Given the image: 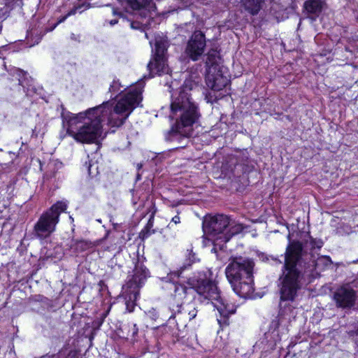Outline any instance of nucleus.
Masks as SVG:
<instances>
[{
  "label": "nucleus",
  "instance_id": "nucleus-1",
  "mask_svg": "<svg viewBox=\"0 0 358 358\" xmlns=\"http://www.w3.org/2000/svg\"><path fill=\"white\" fill-rule=\"evenodd\" d=\"M144 87L143 80H138L129 92L122 94L116 104L113 101L77 114L62 113L64 127L67 134L77 142L93 143L102 134V123L107 120L111 127H120L142 100Z\"/></svg>",
  "mask_w": 358,
  "mask_h": 358
},
{
  "label": "nucleus",
  "instance_id": "nucleus-2",
  "mask_svg": "<svg viewBox=\"0 0 358 358\" xmlns=\"http://www.w3.org/2000/svg\"><path fill=\"white\" fill-rule=\"evenodd\" d=\"M307 255L303 252V245L299 241L290 243L285 253L284 265L278 278L280 307L284 301L292 302L306 282V276L314 270L320 271L329 268L332 262L329 256H320L306 263Z\"/></svg>",
  "mask_w": 358,
  "mask_h": 358
},
{
  "label": "nucleus",
  "instance_id": "nucleus-3",
  "mask_svg": "<svg viewBox=\"0 0 358 358\" xmlns=\"http://www.w3.org/2000/svg\"><path fill=\"white\" fill-rule=\"evenodd\" d=\"M196 85L195 82L186 80L180 91L172 95L169 117L175 120L176 123L170 131V135L189 136L192 134V126L201 115L197 104L189 93Z\"/></svg>",
  "mask_w": 358,
  "mask_h": 358
},
{
  "label": "nucleus",
  "instance_id": "nucleus-4",
  "mask_svg": "<svg viewBox=\"0 0 358 358\" xmlns=\"http://www.w3.org/2000/svg\"><path fill=\"white\" fill-rule=\"evenodd\" d=\"M254 262L243 257L235 258L225 273L234 291L241 297H250L254 292L252 271Z\"/></svg>",
  "mask_w": 358,
  "mask_h": 358
},
{
  "label": "nucleus",
  "instance_id": "nucleus-5",
  "mask_svg": "<svg viewBox=\"0 0 358 358\" xmlns=\"http://www.w3.org/2000/svg\"><path fill=\"white\" fill-rule=\"evenodd\" d=\"M193 289L201 298L210 301L213 306L217 310L220 315L217 319L219 324L221 327L229 325L228 317L235 313L236 306L233 303L225 302L221 297L216 284L209 280H202L199 281ZM200 299L202 301L201 299Z\"/></svg>",
  "mask_w": 358,
  "mask_h": 358
},
{
  "label": "nucleus",
  "instance_id": "nucleus-6",
  "mask_svg": "<svg viewBox=\"0 0 358 358\" xmlns=\"http://www.w3.org/2000/svg\"><path fill=\"white\" fill-rule=\"evenodd\" d=\"M66 208L67 204L65 202L58 201L44 212L34 224V236L40 240L48 238L55 231L60 214Z\"/></svg>",
  "mask_w": 358,
  "mask_h": 358
},
{
  "label": "nucleus",
  "instance_id": "nucleus-7",
  "mask_svg": "<svg viewBox=\"0 0 358 358\" xmlns=\"http://www.w3.org/2000/svg\"><path fill=\"white\" fill-rule=\"evenodd\" d=\"M229 218L227 215H217L213 217H209L203 222V231L209 236V238L214 243L215 245L222 247L223 238L220 236L225 235Z\"/></svg>",
  "mask_w": 358,
  "mask_h": 358
},
{
  "label": "nucleus",
  "instance_id": "nucleus-8",
  "mask_svg": "<svg viewBox=\"0 0 358 358\" xmlns=\"http://www.w3.org/2000/svg\"><path fill=\"white\" fill-rule=\"evenodd\" d=\"M166 48L167 45L165 41L162 39L155 41L153 60H151L148 64V68L151 74L168 73L169 68L165 57Z\"/></svg>",
  "mask_w": 358,
  "mask_h": 358
},
{
  "label": "nucleus",
  "instance_id": "nucleus-9",
  "mask_svg": "<svg viewBox=\"0 0 358 358\" xmlns=\"http://www.w3.org/2000/svg\"><path fill=\"white\" fill-rule=\"evenodd\" d=\"M206 45L205 35L201 31H196L188 41L185 52L192 60L197 61L203 54Z\"/></svg>",
  "mask_w": 358,
  "mask_h": 358
},
{
  "label": "nucleus",
  "instance_id": "nucleus-10",
  "mask_svg": "<svg viewBox=\"0 0 358 358\" xmlns=\"http://www.w3.org/2000/svg\"><path fill=\"white\" fill-rule=\"evenodd\" d=\"M356 298L355 291L349 285L341 287L334 294V299L336 306L342 308H349L353 306Z\"/></svg>",
  "mask_w": 358,
  "mask_h": 358
},
{
  "label": "nucleus",
  "instance_id": "nucleus-11",
  "mask_svg": "<svg viewBox=\"0 0 358 358\" xmlns=\"http://www.w3.org/2000/svg\"><path fill=\"white\" fill-rule=\"evenodd\" d=\"M120 3L122 8H113V15H122V10L129 12V8L132 10L147 9L151 8L152 0H120Z\"/></svg>",
  "mask_w": 358,
  "mask_h": 358
},
{
  "label": "nucleus",
  "instance_id": "nucleus-12",
  "mask_svg": "<svg viewBox=\"0 0 358 358\" xmlns=\"http://www.w3.org/2000/svg\"><path fill=\"white\" fill-rule=\"evenodd\" d=\"M211 72V69H208L206 77L208 87L214 91H220L225 87L229 83L228 78L223 76L219 71L215 74Z\"/></svg>",
  "mask_w": 358,
  "mask_h": 358
},
{
  "label": "nucleus",
  "instance_id": "nucleus-13",
  "mask_svg": "<svg viewBox=\"0 0 358 358\" xmlns=\"http://www.w3.org/2000/svg\"><path fill=\"white\" fill-rule=\"evenodd\" d=\"M148 275L149 271L147 268L143 264L138 263L135 266L131 279L125 285L128 286V287H134L136 289H139Z\"/></svg>",
  "mask_w": 358,
  "mask_h": 358
},
{
  "label": "nucleus",
  "instance_id": "nucleus-14",
  "mask_svg": "<svg viewBox=\"0 0 358 358\" xmlns=\"http://www.w3.org/2000/svg\"><path fill=\"white\" fill-rule=\"evenodd\" d=\"M171 286L174 290L172 294L173 308L174 306H176V308H181L182 305H183V300L188 296H192L194 289L193 287H187L181 284L173 283ZM173 310H174L173 308Z\"/></svg>",
  "mask_w": 358,
  "mask_h": 358
},
{
  "label": "nucleus",
  "instance_id": "nucleus-15",
  "mask_svg": "<svg viewBox=\"0 0 358 358\" xmlns=\"http://www.w3.org/2000/svg\"><path fill=\"white\" fill-rule=\"evenodd\" d=\"M122 296L127 310L129 313L132 312L136 306V301L139 296V289L134 287H128V286L124 285L122 287Z\"/></svg>",
  "mask_w": 358,
  "mask_h": 358
},
{
  "label": "nucleus",
  "instance_id": "nucleus-16",
  "mask_svg": "<svg viewBox=\"0 0 358 358\" xmlns=\"http://www.w3.org/2000/svg\"><path fill=\"white\" fill-rule=\"evenodd\" d=\"M264 0H242L244 8L251 15H257L262 9Z\"/></svg>",
  "mask_w": 358,
  "mask_h": 358
},
{
  "label": "nucleus",
  "instance_id": "nucleus-17",
  "mask_svg": "<svg viewBox=\"0 0 358 358\" xmlns=\"http://www.w3.org/2000/svg\"><path fill=\"white\" fill-rule=\"evenodd\" d=\"M243 229V227L242 224H236L229 221V224L226 231L227 234L222 235V236H220L222 238H223V243L228 242L233 236L241 233Z\"/></svg>",
  "mask_w": 358,
  "mask_h": 358
},
{
  "label": "nucleus",
  "instance_id": "nucleus-18",
  "mask_svg": "<svg viewBox=\"0 0 358 358\" xmlns=\"http://www.w3.org/2000/svg\"><path fill=\"white\" fill-rule=\"evenodd\" d=\"M322 6L323 4L321 0H308L304 3L306 10L315 16L321 13Z\"/></svg>",
  "mask_w": 358,
  "mask_h": 358
},
{
  "label": "nucleus",
  "instance_id": "nucleus-19",
  "mask_svg": "<svg viewBox=\"0 0 358 358\" xmlns=\"http://www.w3.org/2000/svg\"><path fill=\"white\" fill-rule=\"evenodd\" d=\"M178 313H181L189 320L195 318L197 314V310L194 302H190L186 305H182L181 308H177Z\"/></svg>",
  "mask_w": 358,
  "mask_h": 358
},
{
  "label": "nucleus",
  "instance_id": "nucleus-20",
  "mask_svg": "<svg viewBox=\"0 0 358 358\" xmlns=\"http://www.w3.org/2000/svg\"><path fill=\"white\" fill-rule=\"evenodd\" d=\"M92 243L85 240H73L71 243V248L74 252H81L90 248H92Z\"/></svg>",
  "mask_w": 358,
  "mask_h": 358
},
{
  "label": "nucleus",
  "instance_id": "nucleus-21",
  "mask_svg": "<svg viewBox=\"0 0 358 358\" xmlns=\"http://www.w3.org/2000/svg\"><path fill=\"white\" fill-rule=\"evenodd\" d=\"M218 57V53L217 51L212 50H210L207 54V59L206 61V65L209 68L208 69H211V70L216 71V66H214L217 62V58Z\"/></svg>",
  "mask_w": 358,
  "mask_h": 358
},
{
  "label": "nucleus",
  "instance_id": "nucleus-22",
  "mask_svg": "<svg viewBox=\"0 0 358 358\" xmlns=\"http://www.w3.org/2000/svg\"><path fill=\"white\" fill-rule=\"evenodd\" d=\"M13 71L16 78L18 80L19 85L24 87V77L26 76V73L20 69H14Z\"/></svg>",
  "mask_w": 358,
  "mask_h": 358
},
{
  "label": "nucleus",
  "instance_id": "nucleus-23",
  "mask_svg": "<svg viewBox=\"0 0 358 358\" xmlns=\"http://www.w3.org/2000/svg\"><path fill=\"white\" fill-rule=\"evenodd\" d=\"M309 244L311 246V248L313 249H320L323 246V241L321 239H317L310 237Z\"/></svg>",
  "mask_w": 358,
  "mask_h": 358
},
{
  "label": "nucleus",
  "instance_id": "nucleus-24",
  "mask_svg": "<svg viewBox=\"0 0 358 358\" xmlns=\"http://www.w3.org/2000/svg\"><path fill=\"white\" fill-rule=\"evenodd\" d=\"M122 87V86L121 85V84L120 83V82L118 80H113L109 87V91L111 93H115V92L120 91Z\"/></svg>",
  "mask_w": 358,
  "mask_h": 358
},
{
  "label": "nucleus",
  "instance_id": "nucleus-25",
  "mask_svg": "<svg viewBox=\"0 0 358 358\" xmlns=\"http://www.w3.org/2000/svg\"><path fill=\"white\" fill-rule=\"evenodd\" d=\"M180 273L181 272L180 271H171L170 272L166 277H164V278H162V279L163 280H165V281H171L173 280V277H176V278H179L180 275Z\"/></svg>",
  "mask_w": 358,
  "mask_h": 358
},
{
  "label": "nucleus",
  "instance_id": "nucleus-26",
  "mask_svg": "<svg viewBox=\"0 0 358 358\" xmlns=\"http://www.w3.org/2000/svg\"><path fill=\"white\" fill-rule=\"evenodd\" d=\"M83 6H85V9L87 8H89L90 7V3H87V4H83V5H80L78 7H76L73 9H71L66 15L68 17L71 16V15H75L77 12V10L78 9H80Z\"/></svg>",
  "mask_w": 358,
  "mask_h": 358
},
{
  "label": "nucleus",
  "instance_id": "nucleus-27",
  "mask_svg": "<svg viewBox=\"0 0 358 358\" xmlns=\"http://www.w3.org/2000/svg\"><path fill=\"white\" fill-rule=\"evenodd\" d=\"M187 252H188V258H189L188 266H190L191 264H192L195 262V257H194V254H192L191 251L190 252L187 251Z\"/></svg>",
  "mask_w": 358,
  "mask_h": 358
},
{
  "label": "nucleus",
  "instance_id": "nucleus-28",
  "mask_svg": "<svg viewBox=\"0 0 358 358\" xmlns=\"http://www.w3.org/2000/svg\"><path fill=\"white\" fill-rule=\"evenodd\" d=\"M42 38V36L41 34H36V36L34 37V41L32 44L30 45V47L34 45L35 44H38L40 41L41 40Z\"/></svg>",
  "mask_w": 358,
  "mask_h": 358
},
{
  "label": "nucleus",
  "instance_id": "nucleus-29",
  "mask_svg": "<svg viewBox=\"0 0 358 358\" xmlns=\"http://www.w3.org/2000/svg\"><path fill=\"white\" fill-rule=\"evenodd\" d=\"M131 325H132L131 336H135L138 334V329L136 327V324H131Z\"/></svg>",
  "mask_w": 358,
  "mask_h": 358
},
{
  "label": "nucleus",
  "instance_id": "nucleus-30",
  "mask_svg": "<svg viewBox=\"0 0 358 358\" xmlns=\"http://www.w3.org/2000/svg\"><path fill=\"white\" fill-rule=\"evenodd\" d=\"M172 222H174L175 224H178L180 222V217L178 215L174 216L172 218Z\"/></svg>",
  "mask_w": 358,
  "mask_h": 358
},
{
  "label": "nucleus",
  "instance_id": "nucleus-31",
  "mask_svg": "<svg viewBox=\"0 0 358 358\" xmlns=\"http://www.w3.org/2000/svg\"><path fill=\"white\" fill-rule=\"evenodd\" d=\"M67 17H68L67 15L62 17L60 19H59V20L57 22V24H60L62 22H64L67 19Z\"/></svg>",
  "mask_w": 358,
  "mask_h": 358
},
{
  "label": "nucleus",
  "instance_id": "nucleus-32",
  "mask_svg": "<svg viewBox=\"0 0 358 358\" xmlns=\"http://www.w3.org/2000/svg\"><path fill=\"white\" fill-rule=\"evenodd\" d=\"M93 165L92 164H89L88 166V173H89V175L91 176L92 175V168Z\"/></svg>",
  "mask_w": 358,
  "mask_h": 358
},
{
  "label": "nucleus",
  "instance_id": "nucleus-33",
  "mask_svg": "<svg viewBox=\"0 0 358 358\" xmlns=\"http://www.w3.org/2000/svg\"><path fill=\"white\" fill-rule=\"evenodd\" d=\"M270 257H271V259L272 260H273V261L276 262L277 263H278V264H281V261H280V260H279V259H278V258L273 257H272V256H271Z\"/></svg>",
  "mask_w": 358,
  "mask_h": 358
},
{
  "label": "nucleus",
  "instance_id": "nucleus-34",
  "mask_svg": "<svg viewBox=\"0 0 358 358\" xmlns=\"http://www.w3.org/2000/svg\"><path fill=\"white\" fill-rule=\"evenodd\" d=\"M110 24V25H115V24L117 23V20H112L109 22Z\"/></svg>",
  "mask_w": 358,
  "mask_h": 358
},
{
  "label": "nucleus",
  "instance_id": "nucleus-35",
  "mask_svg": "<svg viewBox=\"0 0 358 358\" xmlns=\"http://www.w3.org/2000/svg\"><path fill=\"white\" fill-rule=\"evenodd\" d=\"M33 37V32L32 31H28L27 32V38H31Z\"/></svg>",
  "mask_w": 358,
  "mask_h": 358
},
{
  "label": "nucleus",
  "instance_id": "nucleus-36",
  "mask_svg": "<svg viewBox=\"0 0 358 358\" xmlns=\"http://www.w3.org/2000/svg\"><path fill=\"white\" fill-rule=\"evenodd\" d=\"M71 39H73V40H77L76 36L74 34H71Z\"/></svg>",
  "mask_w": 358,
  "mask_h": 358
},
{
  "label": "nucleus",
  "instance_id": "nucleus-37",
  "mask_svg": "<svg viewBox=\"0 0 358 358\" xmlns=\"http://www.w3.org/2000/svg\"><path fill=\"white\" fill-rule=\"evenodd\" d=\"M45 357H47L48 358H54L55 357V355H52V356L46 355Z\"/></svg>",
  "mask_w": 358,
  "mask_h": 358
},
{
  "label": "nucleus",
  "instance_id": "nucleus-38",
  "mask_svg": "<svg viewBox=\"0 0 358 358\" xmlns=\"http://www.w3.org/2000/svg\"><path fill=\"white\" fill-rule=\"evenodd\" d=\"M142 166L141 164H138V169H139Z\"/></svg>",
  "mask_w": 358,
  "mask_h": 358
},
{
  "label": "nucleus",
  "instance_id": "nucleus-39",
  "mask_svg": "<svg viewBox=\"0 0 358 358\" xmlns=\"http://www.w3.org/2000/svg\"><path fill=\"white\" fill-rule=\"evenodd\" d=\"M70 219L72 220V221H73V219L71 216H70Z\"/></svg>",
  "mask_w": 358,
  "mask_h": 358
},
{
  "label": "nucleus",
  "instance_id": "nucleus-40",
  "mask_svg": "<svg viewBox=\"0 0 358 358\" xmlns=\"http://www.w3.org/2000/svg\"><path fill=\"white\" fill-rule=\"evenodd\" d=\"M57 24H58L57 23L55 24V25H54V28L56 27V26H57Z\"/></svg>",
  "mask_w": 358,
  "mask_h": 358
},
{
  "label": "nucleus",
  "instance_id": "nucleus-41",
  "mask_svg": "<svg viewBox=\"0 0 358 358\" xmlns=\"http://www.w3.org/2000/svg\"><path fill=\"white\" fill-rule=\"evenodd\" d=\"M57 24H58L57 23L55 24V25H54V28L56 27V26H57Z\"/></svg>",
  "mask_w": 358,
  "mask_h": 358
},
{
  "label": "nucleus",
  "instance_id": "nucleus-42",
  "mask_svg": "<svg viewBox=\"0 0 358 358\" xmlns=\"http://www.w3.org/2000/svg\"><path fill=\"white\" fill-rule=\"evenodd\" d=\"M357 334H358V329H357Z\"/></svg>",
  "mask_w": 358,
  "mask_h": 358
}]
</instances>
